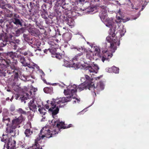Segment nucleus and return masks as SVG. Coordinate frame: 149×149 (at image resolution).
<instances>
[{"mask_svg":"<svg viewBox=\"0 0 149 149\" xmlns=\"http://www.w3.org/2000/svg\"><path fill=\"white\" fill-rule=\"evenodd\" d=\"M33 132L30 129H26L24 132V134L26 137H30L32 134Z\"/></svg>","mask_w":149,"mask_h":149,"instance_id":"34","label":"nucleus"},{"mask_svg":"<svg viewBox=\"0 0 149 149\" xmlns=\"http://www.w3.org/2000/svg\"><path fill=\"white\" fill-rule=\"evenodd\" d=\"M13 37V35L11 33H4L0 34V46L4 47L6 46L7 44L8 41L10 39Z\"/></svg>","mask_w":149,"mask_h":149,"instance_id":"7","label":"nucleus"},{"mask_svg":"<svg viewBox=\"0 0 149 149\" xmlns=\"http://www.w3.org/2000/svg\"><path fill=\"white\" fill-rule=\"evenodd\" d=\"M99 68L98 65L96 64H94V66H91L90 65H88L85 68L86 70H88L90 72L96 73L99 70Z\"/></svg>","mask_w":149,"mask_h":149,"instance_id":"17","label":"nucleus"},{"mask_svg":"<svg viewBox=\"0 0 149 149\" xmlns=\"http://www.w3.org/2000/svg\"><path fill=\"white\" fill-rule=\"evenodd\" d=\"M112 55V54H109V52L107 50L102 51V53L100 54V58H102V60L103 62L105 60H107L109 59V57H111Z\"/></svg>","mask_w":149,"mask_h":149,"instance_id":"15","label":"nucleus"},{"mask_svg":"<svg viewBox=\"0 0 149 149\" xmlns=\"http://www.w3.org/2000/svg\"><path fill=\"white\" fill-rule=\"evenodd\" d=\"M15 108L14 105H11L10 108V110L11 112L14 111L15 110Z\"/></svg>","mask_w":149,"mask_h":149,"instance_id":"50","label":"nucleus"},{"mask_svg":"<svg viewBox=\"0 0 149 149\" xmlns=\"http://www.w3.org/2000/svg\"><path fill=\"white\" fill-rule=\"evenodd\" d=\"M10 63V61L9 59L2 60L0 63V76L5 77L7 73L10 72V71H8L7 69V67L9 66Z\"/></svg>","mask_w":149,"mask_h":149,"instance_id":"6","label":"nucleus"},{"mask_svg":"<svg viewBox=\"0 0 149 149\" xmlns=\"http://www.w3.org/2000/svg\"><path fill=\"white\" fill-rule=\"evenodd\" d=\"M116 31V28H112L110 29V31L109 34L110 35L112 36L113 38H114L115 37V39H116L117 41H118V39L120 38L122 36L120 34H119V36H117V35L118 34L117 32L116 33L115 32Z\"/></svg>","mask_w":149,"mask_h":149,"instance_id":"18","label":"nucleus"},{"mask_svg":"<svg viewBox=\"0 0 149 149\" xmlns=\"http://www.w3.org/2000/svg\"><path fill=\"white\" fill-rule=\"evenodd\" d=\"M36 26L37 28H39L40 29H42L43 28V26L42 25H41L40 23L37 22L36 23Z\"/></svg>","mask_w":149,"mask_h":149,"instance_id":"47","label":"nucleus"},{"mask_svg":"<svg viewBox=\"0 0 149 149\" xmlns=\"http://www.w3.org/2000/svg\"><path fill=\"white\" fill-rule=\"evenodd\" d=\"M132 9H135L136 10H137L138 9V8L137 7H136V8H134V5H133L132 4Z\"/></svg>","mask_w":149,"mask_h":149,"instance_id":"57","label":"nucleus"},{"mask_svg":"<svg viewBox=\"0 0 149 149\" xmlns=\"http://www.w3.org/2000/svg\"><path fill=\"white\" fill-rule=\"evenodd\" d=\"M35 30V29H33V30H32V33L34 34V33H34V30Z\"/></svg>","mask_w":149,"mask_h":149,"instance_id":"64","label":"nucleus"},{"mask_svg":"<svg viewBox=\"0 0 149 149\" xmlns=\"http://www.w3.org/2000/svg\"><path fill=\"white\" fill-rule=\"evenodd\" d=\"M7 44L8 45L10 44L12 48L14 49H16L17 48V45L15 42L13 41V37H12L10 39L8 40Z\"/></svg>","mask_w":149,"mask_h":149,"instance_id":"27","label":"nucleus"},{"mask_svg":"<svg viewBox=\"0 0 149 149\" xmlns=\"http://www.w3.org/2000/svg\"><path fill=\"white\" fill-rule=\"evenodd\" d=\"M21 53L23 55L25 56L29 54L28 53V51H27V52H22Z\"/></svg>","mask_w":149,"mask_h":149,"instance_id":"54","label":"nucleus"},{"mask_svg":"<svg viewBox=\"0 0 149 149\" xmlns=\"http://www.w3.org/2000/svg\"><path fill=\"white\" fill-rule=\"evenodd\" d=\"M53 129L52 127H50L48 126H45L43 127L40 131V133L39 134L38 137H37L35 141V146H39L41 144L42 141L41 140L45 137L49 138L54 135L53 134Z\"/></svg>","mask_w":149,"mask_h":149,"instance_id":"2","label":"nucleus"},{"mask_svg":"<svg viewBox=\"0 0 149 149\" xmlns=\"http://www.w3.org/2000/svg\"><path fill=\"white\" fill-rule=\"evenodd\" d=\"M37 42L36 41V40L35 38L33 39L32 38L31 39V41L29 42L28 43L29 45H32L31 46L33 47V46H37Z\"/></svg>","mask_w":149,"mask_h":149,"instance_id":"38","label":"nucleus"},{"mask_svg":"<svg viewBox=\"0 0 149 149\" xmlns=\"http://www.w3.org/2000/svg\"><path fill=\"white\" fill-rule=\"evenodd\" d=\"M24 66H27L29 68L32 69V71H33L34 70L35 67H36L37 69L39 68V67L35 64L33 65H31L30 64L27 63Z\"/></svg>","mask_w":149,"mask_h":149,"instance_id":"31","label":"nucleus"},{"mask_svg":"<svg viewBox=\"0 0 149 149\" xmlns=\"http://www.w3.org/2000/svg\"><path fill=\"white\" fill-rule=\"evenodd\" d=\"M44 53H46V54H47L48 53H49V49H45L44 50Z\"/></svg>","mask_w":149,"mask_h":149,"instance_id":"53","label":"nucleus"},{"mask_svg":"<svg viewBox=\"0 0 149 149\" xmlns=\"http://www.w3.org/2000/svg\"><path fill=\"white\" fill-rule=\"evenodd\" d=\"M149 2V0H144V4L145 5H146Z\"/></svg>","mask_w":149,"mask_h":149,"instance_id":"56","label":"nucleus"},{"mask_svg":"<svg viewBox=\"0 0 149 149\" xmlns=\"http://www.w3.org/2000/svg\"><path fill=\"white\" fill-rule=\"evenodd\" d=\"M28 107L30 110L35 112L37 111V106L34 104V99L31 100L28 104Z\"/></svg>","mask_w":149,"mask_h":149,"instance_id":"19","label":"nucleus"},{"mask_svg":"<svg viewBox=\"0 0 149 149\" xmlns=\"http://www.w3.org/2000/svg\"><path fill=\"white\" fill-rule=\"evenodd\" d=\"M93 86V83L92 82L86 83L84 82L78 86L77 88V89L79 92L87 89L92 91V89H93L95 88Z\"/></svg>","mask_w":149,"mask_h":149,"instance_id":"9","label":"nucleus"},{"mask_svg":"<svg viewBox=\"0 0 149 149\" xmlns=\"http://www.w3.org/2000/svg\"><path fill=\"white\" fill-rule=\"evenodd\" d=\"M29 52V53H28L29 54L28 55H29V56H33V54L32 53H31V52Z\"/></svg>","mask_w":149,"mask_h":149,"instance_id":"59","label":"nucleus"},{"mask_svg":"<svg viewBox=\"0 0 149 149\" xmlns=\"http://www.w3.org/2000/svg\"><path fill=\"white\" fill-rule=\"evenodd\" d=\"M4 56L6 59H9L10 60L11 59L13 61H15L14 62L15 64L17 63V54L15 52H8L7 53H5L4 54Z\"/></svg>","mask_w":149,"mask_h":149,"instance_id":"11","label":"nucleus"},{"mask_svg":"<svg viewBox=\"0 0 149 149\" xmlns=\"http://www.w3.org/2000/svg\"><path fill=\"white\" fill-rule=\"evenodd\" d=\"M50 44L52 45V46L51 48H49V53H51V54L54 55H55L57 53L56 52V47H54V42H52L51 41H50L49 42Z\"/></svg>","mask_w":149,"mask_h":149,"instance_id":"24","label":"nucleus"},{"mask_svg":"<svg viewBox=\"0 0 149 149\" xmlns=\"http://www.w3.org/2000/svg\"><path fill=\"white\" fill-rule=\"evenodd\" d=\"M41 74L40 75L41 79L44 81V82H45L46 81V80L44 78V77L45 75V74L44 72L42 70H41Z\"/></svg>","mask_w":149,"mask_h":149,"instance_id":"45","label":"nucleus"},{"mask_svg":"<svg viewBox=\"0 0 149 149\" xmlns=\"http://www.w3.org/2000/svg\"><path fill=\"white\" fill-rule=\"evenodd\" d=\"M6 133V134H3L2 138L1 139V141L7 144V149H15L16 148L15 141V140H12L11 137L13 136H12V134L11 135L10 137H9V136H8V134H12Z\"/></svg>","mask_w":149,"mask_h":149,"instance_id":"4","label":"nucleus"},{"mask_svg":"<svg viewBox=\"0 0 149 149\" xmlns=\"http://www.w3.org/2000/svg\"><path fill=\"white\" fill-rule=\"evenodd\" d=\"M3 22V19H1L0 20V23L2 24Z\"/></svg>","mask_w":149,"mask_h":149,"instance_id":"63","label":"nucleus"},{"mask_svg":"<svg viewBox=\"0 0 149 149\" xmlns=\"http://www.w3.org/2000/svg\"><path fill=\"white\" fill-rule=\"evenodd\" d=\"M7 8L4 10L5 12L6 15L8 17H11L13 15V8L10 5H7Z\"/></svg>","mask_w":149,"mask_h":149,"instance_id":"16","label":"nucleus"},{"mask_svg":"<svg viewBox=\"0 0 149 149\" xmlns=\"http://www.w3.org/2000/svg\"><path fill=\"white\" fill-rule=\"evenodd\" d=\"M2 121L6 124L8 127L11 125L10 118L7 116H4L3 117Z\"/></svg>","mask_w":149,"mask_h":149,"instance_id":"28","label":"nucleus"},{"mask_svg":"<svg viewBox=\"0 0 149 149\" xmlns=\"http://www.w3.org/2000/svg\"><path fill=\"white\" fill-rule=\"evenodd\" d=\"M10 70H9L8 71H10V73H7L8 74L13 73L14 79V80H17L18 79L19 76V73L20 72L19 68L18 67L13 65L10 67Z\"/></svg>","mask_w":149,"mask_h":149,"instance_id":"10","label":"nucleus"},{"mask_svg":"<svg viewBox=\"0 0 149 149\" xmlns=\"http://www.w3.org/2000/svg\"><path fill=\"white\" fill-rule=\"evenodd\" d=\"M51 123L52 124L50 126L52 127V128L53 129V134H57L58 131L61 129L68 128L71 127L72 126L71 124L67 126H65V124L64 122H58L57 120L55 121L54 119L52 120Z\"/></svg>","mask_w":149,"mask_h":149,"instance_id":"5","label":"nucleus"},{"mask_svg":"<svg viewBox=\"0 0 149 149\" xmlns=\"http://www.w3.org/2000/svg\"><path fill=\"white\" fill-rule=\"evenodd\" d=\"M25 28L24 27H22L17 31H15V34L17 36H19L20 34L23 33L25 31Z\"/></svg>","mask_w":149,"mask_h":149,"instance_id":"35","label":"nucleus"},{"mask_svg":"<svg viewBox=\"0 0 149 149\" xmlns=\"http://www.w3.org/2000/svg\"><path fill=\"white\" fill-rule=\"evenodd\" d=\"M44 92L46 93H52L53 91V88L52 87H46L44 88Z\"/></svg>","mask_w":149,"mask_h":149,"instance_id":"32","label":"nucleus"},{"mask_svg":"<svg viewBox=\"0 0 149 149\" xmlns=\"http://www.w3.org/2000/svg\"><path fill=\"white\" fill-rule=\"evenodd\" d=\"M77 86L75 84H74L73 85L69 86L68 87L71 92V96H68L66 97L70 98V100L68 102H69L71 100L72 98V97L74 94L76 95V93H77Z\"/></svg>","mask_w":149,"mask_h":149,"instance_id":"14","label":"nucleus"},{"mask_svg":"<svg viewBox=\"0 0 149 149\" xmlns=\"http://www.w3.org/2000/svg\"><path fill=\"white\" fill-rule=\"evenodd\" d=\"M14 41L15 42V43H17V44H19L20 40H18V39H15Z\"/></svg>","mask_w":149,"mask_h":149,"instance_id":"55","label":"nucleus"},{"mask_svg":"<svg viewBox=\"0 0 149 149\" xmlns=\"http://www.w3.org/2000/svg\"><path fill=\"white\" fill-rule=\"evenodd\" d=\"M70 100V98L68 97H60L56 99L53 98V101H51L50 103V108H49V106L47 104L45 105V107L48 109L49 112H52V116L54 118V116L58 113L59 108L63 107V105L61 104L67 102Z\"/></svg>","mask_w":149,"mask_h":149,"instance_id":"1","label":"nucleus"},{"mask_svg":"<svg viewBox=\"0 0 149 149\" xmlns=\"http://www.w3.org/2000/svg\"><path fill=\"white\" fill-rule=\"evenodd\" d=\"M7 5H10L9 4H5V3L3 2L0 3V7L2 9H3L4 10H6V9L7 8Z\"/></svg>","mask_w":149,"mask_h":149,"instance_id":"42","label":"nucleus"},{"mask_svg":"<svg viewBox=\"0 0 149 149\" xmlns=\"http://www.w3.org/2000/svg\"><path fill=\"white\" fill-rule=\"evenodd\" d=\"M74 49H77V52H80V53H78V52L77 54L73 58V60L74 61H78L80 59V56L83 55V51H85L86 49H83L82 47H74Z\"/></svg>","mask_w":149,"mask_h":149,"instance_id":"12","label":"nucleus"},{"mask_svg":"<svg viewBox=\"0 0 149 149\" xmlns=\"http://www.w3.org/2000/svg\"><path fill=\"white\" fill-rule=\"evenodd\" d=\"M34 149H40V147L39 146H38L37 147L35 146V147H33Z\"/></svg>","mask_w":149,"mask_h":149,"instance_id":"61","label":"nucleus"},{"mask_svg":"<svg viewBox=\"0 0 149 149\" xmlns=\"http://www.w3.org/2000/svg\"><path fill=\"white\" fill-rule=\"evenodd\" d=\"M57 31L58 32V34L60 36L62 35V36L65 34L67 31H68L67 29H66L65 28L63 27V28H61L60 29H57Z\"/></svg>","mask_w":149,"mask_h":149,"instance_id":"29","label":"nucleus"},{"mask_svg":"<svg viewBox=\"0 0 149 149\" xmlns=\"http://www.w3.org/2000/svg\"><path fill=\"white\" fill-rule=\"evenodd\" d=\"M41 15L42 17L45 19L47 18L48 15L47 13L43 12L41 13Z\"/></svg>","mask_w":149,"mask_h":149,"instance_id":"44","label":"nucleus"},{"mask_svg":"<svg viewBox=\"0 0 149 149\" xmlns=\"http://www.w3.org/2000/svg\"><path fill=\"white\" fill-rule=\"evenodd\" d=\"M146 5H145V4H144V3L142 5V9H141L142 10H143V9L145 7V6Z\"/></svg>","mask_w":149,"mask_h":149,"instance_id":"62","label":"nucleus"},{"mask_svg":"<svg viewBox=\"0 0 149 149\" xmlns=\"http://www.w3.org/2000/svg\"><path fill=\"white\" fill-rule=\"evenodd\" d=\"M37 90V89L35 88H33L31 89L30 91V94L31 95L32 94V92H34V93L36 92Z\"/></svg>","mask_w":149,"mask_h":149,"instance_id":"51","label":"nucleus"},{"mask_svg":"<svg viewBox=\"0 0 149 149\" xmlns=\"http://www.w3.org/2000/svg\"><path fill=\"white\" fill-rule=\"evenodd\" d=\"M64 93L65 95H69L71 96V92L70 91V90L69 89V88L68 87H67V90H64Z\"/></svg>","mask_w":149,"mask_h":149,"instance_id":"40","label":"nucleus"},{"mask_svg":"<svg viewBox=\"0 0 149 149\" xmlns=\"http://www.w3.org/2000/svg\"><path fill=\"white\" fill-rule=\"evenodd\" d=\"M30 8L29 7L30 9V10H29L30 12H32L35 13L38 12L39 9V7L38 6L35 5L33 6L31 3H30Z\"/></svg>","mask_w":149,"mask_h":149,"instance_id":"23","label":"nucleus"},{"mask_svg":"<svg viewBox=\"0 0 149 149\" xmlns=\"http://www.w3.org/2000/svg\"><path fill=\"white\" fill-rule=\"evenodd\" d=\"M63 56H64L63 54L58 53H57L55 55V56L56 58L60 60H61V59H62Z\"/></svg>","mask_w":149,"mask_h":149,"instance_id":"41","label":"nucleus"},{"mask_svg":"<svg viewBox=\"0 0 149 149\" xmlns=\"http://www.w3.org/2000/svg\"><path fill=\"white\" fill-rule=\"evenodd\" d=\"M24 120L25 118L23 116L21 115L18 117H15V118L12 120L11 125L6 127V132L8 134H12V136H14L15 135L14 130L17 128H20L19 125Z\"/></svg>","mask_w":149,"mask_h":149,"instance_id":"3","label":"nucleus"},{"mask_svg":"<svg viewBox=\"0 0 149 149\" xmlns=\"http://www.w3.org/2000/svg\"><path fill=\"white\" fill-rule=\"evenodd\" d=\"M23 36L24 38V39L25 41H28L29 42L31 41V39L29 38V37H26L25 34H24Z\"/></svg>","mask_w":149,"mask_h":149,"instance_id":"48","label":"nucleus"},{"mask_svg":"<svg viewBox=\"0 0 149 149\" xmlns=\"http://www.w3.org/2000/svg\"><path fill=\"white\" fill-rule=\"evenodd\" d=\"M16 15V14H14V17L13 20V22L16 26L20 25L21 26H23L22 22L20 19L17 18L19 17V16L18 15L17 16Z\"/></svg>","mask_w":149,"mask_h":149,"instance_id":"21","label":"nucleus"},{"mask_svg":"<svg viewBox=\"0 0 149 149\" xmlns=\"http://www.w3.org/2000/svg\"><path fill=\"white\" fill-rule=\"evenodd\" d=\"M65 21L67 22V24L70 26H72L74 24V21L72 18L67 19Z\"/></svg>","mask_w":149,"mask_h":149,"instance_id":"37","label":"nucleus"},{"mask_svg":"<svg viewBox=\"0 0 149 149\" xmlns=\"http://www.w3.org/2000/svg\"><path fill=\"white\" fill-rule=\"evenodd\" d=\"M107 11L106 9L104 8L102 9L101 10L99 16L101 20H103L107 16Z\"/></svg>","mask_w":149,"mask_h":149,"instance_id":"25","label":"nucleus"},{"mask_svg":"<svg viewBox=\"0 0 149 149\" xmlns=\"http://www.w3.org/2000/svg\"><path fill=\"white\" fill-rule=\"evenodd\" d=\"M63 38L65 40L68 41L70 40L72 38L71 34L68 31H67L62 36Z\"/></svg>","mask_w":149,"mask_h":149,"instance_id":"26","label":"nucleus"},{"mask_svg":"<svg viewBox=\"0 0 149 149\" xmlns=\"http://www.w3.org/2000/svg\"><path fill=\"white\" fill-rule=\"evenodd\" d=\"M15 97V99H16V100H17L18 98V97H19V95L18 94H17L16 95Z\"/></svg>","mask_w":149,"mask_h":149,"instance_id":"58","label":"nucleus"},{"mask_svg":"<svg viewBox=\"0 0 149 149\" xmlns=\"http://www.w3.org/2000/svg\"><path fill=\"white\" fill-rule=\"evenodd\" d=\"M112 69L114 73H118L119 72V69L115 66L112 67Z\"/></svg>","mask_w":149,"mask_h":149,"instance_id":"43","label":"nucleus"},{"mask_svg":"<svg viewBox=\"0 0 149 149\" xmlns=\"http://www.w3.org/2000/svg\"><path fill=\"white\" fill-rule=\"evenodd\" d=\"M106 40L107 41L109 46H107L108 44L107 43H105L104 45L106 49L108 48L109 47L111 49H113L114 51L116 49L117 47L115 46H114V44H116L118 41L116 39L113 38H111L110 37L107 36L106 38Z\"/></svg>","mask_w":149,"mask_h":149,"instance_id":"8","label":"nucleus"},{"mask_svg":"<svg viewBox=\"0 0 149 149\" xmlns=\"http://www.w3.org/2000/svg\"><path fill=\"white\" fill-rule=\"evenodd\" d=\"M94 51L95 53V56H97L98 57H99V56H101V50L98 47H95Z\"/></svg>","mask_w":149,"mask_h":149,"instance_id":"36","label":"nucleus"},{"mask_svg":"<svg viewBox=\"0 0 149 149\" xmlns=\"http://www.w3.org/2000/svg\"><path fill=\"white\" fill-rule=\"evenodd\" d=\"M72 98H73V99L75 98V99L77 100V102H79V101H80V100H79V99H78L77 98H75V97H73V96L72 97Z\"/></svg>","mask_w":149,"mask_h":149,"instance_id":"60","label":"nucleus"},{"mask_svg":"<svg viewBox=\"0 0 149 149\" xmlns=\"http://www.w3.org/2000/svg\"><path fill=\"white\" fill-rule=\"evenodd\" d=\"M38 111L41 114H43V115L45 114L47 111L43 107L39 108Z\"/></svg>","mask_w":149,"mask_h":149,"instance_id":"39","label":"nucleus"},{"mask_svg":"<svg viewBox=\"0 0 149 149\" xmlns=\"http://www.w3.org/2000/svg\"><path fill=\"white\" fill-rule=\"evenodd\" d=\"M85 77L87 80H88L90 82L91 81V79L90 77L88 75H85Z\"/></svg>","mask_w":149,"mask_h":149,"instance_id":"52","label":"nucleus"},{"mask_svg":"<svg viewBox=\"0 0 149 149\" xmlns=\"http://www.w3.org/2000/svg\"><path fill=\"white\" fill-rule=\"evenodd\" d=\"M106 26L108 27L110 29L112 27V22L111 20L109 21L106 24Z\"/></svg>","mask_w":149,"mask_h":149,"instance_id":"46","label":"nucleus"},{"mask_svg":"<svg viewBox=\"0 0 149 149\" xmlns=\"http://www.w3.org/2000/svg\"><path fill=\"white\" fill-rule=\"evenodd\" d=\"M95 88L93 89H92V92L94 93L95 96H96V93H98L101 91H102L104 89V86L102 82H100L98 84L96 87L94 86V84H93V86Z\"/></svg>","mask_w":149,"mask_h":149,"instance_id":"13","label":"nucleus"},{"mask_svg":"<svg viewBox=\"0 0 149 149\" xmlns=\"http://www.w3.org/2000/svg\"><path fill=\"white\" fill-rule=\"evenodd\" d=\"M16 111L17 112L20 114V116H23L22 114L24 115H26L27 113H30V111H29L26 112V111H24L22 109V108H19Z\"/></svg>","mask_w":149,"mask_h":149,"instance_id":"30","label":"nucleus"},{"mask_svg":"<svg viewBox=\"0 0 149 149\" xmlns=\"http://www.w3.org/2000/svg\"><path fill=\"white\" fill-rule=\"evenodd\" d=\"M6 26L7 27L6 33H11L13 35H14L15 34V32H13L14 30L13 25L11 23H9L8 24H7Z\"/></svg>","mask_w":149,"mask_h":149,"instance_id":"22","label":"nucleus"},{"mask_svg":"<svg viewBox=\"0 0 149 149\" xmlns=\"http://www.w3.org/2000/svg\"><path fill=\"white\" fill-rule=\"evenodd\" d=\"M45 22L48 25H49L52 23V21L49 19L48 18L45 19Z\"/></svg>","mask_w":149,"mask_h":149,"instance_id":"49","label":"nucleus"},{"mask_svg":"<svg viewBox=\"0 0 149 149\" xmlns=\"http://www.w3.org/2000/svg\"><path fill=\"white\" fill-rule=\"evenodd\" d=\"M95 56L94 55L93 52L90 51L86 52V57L87 58L90 60V61H88L89 62H91L92 63H94V62L92 61L93 60H96L97 59L96 58H95Z\"/></svg>","mask_w":149,"mask_h":149,"instance_id":"20","label":"nucleus"},{"mask_svg":"<svg viewBox=\"0 0 149 149\" xmlns=\"http://www.w3.org/2000/svg\"><path fill=\"white\" fill-rule=\"evenodd\" d=\"M17 57L18 58H19L20 62L24 66L27 63L26 62V60L25 58L23 56H21L20 55H18Z\"/></svg>","mask_w":149,"mask_h":149,"instance_id":"33","label":"nucleus"}]
</instances>
